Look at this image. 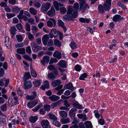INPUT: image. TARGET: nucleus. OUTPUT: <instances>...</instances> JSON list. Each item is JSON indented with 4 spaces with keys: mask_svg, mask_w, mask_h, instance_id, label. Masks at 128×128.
I'll list each match as a JSON object with an SVG mask.
<instances>
[{
    "mask_svg": "<svg viewBox=\"0 0 128 128\" xmlns=\"http://www.w3.org/2000/svg\"><path fill=\"white\" fill-rule=\"evenodd\" d=\"M79 8V4L77 2L75 3L73 6H68L67 8L66 15H65L63 17L64 20L66 21L70 20L74 21V18L78 16V10Z\"/></svg>",
    "mask_w": 128,
    "mask_h": 128,
    "instance_id": "obj_1",
    "label": "nucleus"
},
{
    "mask_svg": "<svg viewBox=\"0 0 128 128\" xmlns=\"http://www.w3.org/2000/svg\"><path fill=\"white\" fill-rule=\"evenodd\" d=\"M85 126V128L83 122L79 124L78 127L79 128H92V126L91 122L88 121H86L84 123Z\"/></svg>",
    "mask_w": 128,
    "mask_h": 128,
    "instance_id": "obj_2",
    "label": "nucleus"
},
{
    "mask_svg": "<svg viewBox=\"0 0 128 128\" xmlns=\"http://www.w3.org/2000/svg\"><path fill=\"white\" fill-rule=\"evenodd\" d=\"M50 4L49 2L43 4L41 7L40 11L44 12L47 11L50 8Z\"/></svg>",
    "mask_w": 128,
    "mask_h": 128,
    "instance_id": "obj_3",
    "label": "nucleus"
},
{
    "mask_svg": "<svg viewBox=\"0 0 128 128\" xmlns=\"http://www.w3.org/2000/svg\"><path fill=\"white\" fill-rule=\"evenodd\" d=\"M47 26H48L52 28L54 27L56 24V20L53 18H51L49 19V20L46 22Z\"/></svg>",
    "mask_w": 128,
    "mask_h": 128,
    "instance_id": "obj_4",
    "label": "nucleus"
},
{
    "mask_svg": "<svg viewBox=\"0 0 128 128\" xmlns=\"http://www.w3.org/2000/svg\"><path fill=\"white\" fill-rule=\"evenodd\" d=\"M58 33L56 30L52 29L50 31L49 33L50 37V38H52L53 37L57 38L58 36Z\"/></svg>",
    "mask_w": 128,
    "mask_h": 128,
    "instance_id": "obj_5",
    "label": "nucleus"
},
{
    "mask_svg": "<svg viewBox=\"0 0 128 128\" xmlns=\"http://www.w3.org/2000/svg\"><path fill=\"white\" fill-rule=\"evenodd\" d=\"M112 0H106L105 3L104 4V8L106 11H108L110 9Z\"/></svg>",
    "mask_w": 128,
    "mask_h": 128,
    "instance_id": "obj_6",
    "label": "nucleus"
},
{
    "mask_svg": "<svg viewBox=\"0 0 128 128\" xmlns=\"http://www.w3.org/2000/svg\"><path fill=\"white\" fill-rule=\"evenodd\" d=\"M123 17H121V16L119 15L116 14L113 17V20L115 22H120L121 21L124 19Z\"/></svg>",
    "mask_w": 128,
    "mask_h": 128,
    "instance_id": "obj_7",
    "label": "nucleus"
},
{
    "mask_svg": "<svg viewBox=\"0 0 128 128\" xmlns=\"http://www.w3.org/2000/svg\"><path fill=\"white\" fill-rule=\"evenodd\" d=\"M50 58L49 56H44L42 58V60H40L41 62L43 65L45 64V63H48L49 62Z\"/></svg>",
    "mask_w": 128,
    "mask_h": 128,
    "instance_id": "obj_8",
    "label": "nucleus"
},
{
    "mask_svg": "<svg viewBox=\"0 0 128 128\" xmlns=\"http://www.w3.org/2000/svg\"><path fill=\"white\" fill-rule=\"evenodd\" d=\"M41 124L44 128H50L49 122L48 120H42Z\"/></svg>",
    "mask_w": 128,
    "mask_h": 128,
    "instance_id": "obj_9",
    "label": "nucleus"
},
{
    "mask_svg": "<svg viewBox=\"0 0 128 128\" xmlns=\"http://www.w3.org/2000/svg\"><path fill=\"white\" fill-rule=\"evenodd\" d=\"M32 84L30 81H27L24 82V90L30 88L32 86Z\"/></svg>",
    "mask_w": 128,
    "mask_h": 128,
    "instance_id": "obj_10",
    "label": "nucleus"
},
{
    "mask_svg": "<svg viewBox=\"0 0 128 128\" xmlns=\"http://www.w3.org/2000/svg\"><path fill=\"white\" fill-rule=\"evenodd\" d=\"M49 38V36L47 34L44 35L43 36L42 38V40L44 46L47 45Z\"/></svg>",
    "mask_w": 128,
    "mask_h": 128,
    "instance_id": "obj_11",
    "label": "nucleus"
},
{
    "mask_svg": "<svg viewBox=\"0 0 128 128\" xmlns=\"http://www.w3.org/2000/svg\"><path fill=\"white\" fill-rule=\"evenodd\" d=\"M57 64L60 67L63 68H66L67 66L66 62L63 60H60Z\"/></svg>",
    "mask_w": 128,
    "mask_h": 128,
    "instance_id": "obj_12",
    "label": "nucleus"
},
{
    "mask_svg": "<svg viewBox=\"0 0 128 128\" xmlns=\"http://www.w3.org/2000/svg\"><path fill=\"white\" fill-rule=\"evenodd\" d=\"M89 8V7L87 4H84L83 5L80 6V10H82V12H84L85 10H88Z\"/></svg>",
    "mask_w": 128,
    "mask_h": 128,
    "instance_id": "obj_13",
    "label": "nucleus"
},
{
    "mask_svg": "<svg viewBox=\"0 0 128 128\" xmlns=\"http://www.w3.org/2000/svg\"><path fill=\"white\" fill-rule=\"evenodd\" d=\"M53 55L54 57L59 59H60L62 57L61 53L57 50L55 51Z\"/></svg>",
    "mask_w": 128,
    "mask_h": 128,
    "instance_id": "obj_14",
    "label": "nucleus"
},
{
    "mask_svg": "<svg viewBox=\"0 0 128 128\" xmlns=\"http://www.w3.org/2000/svg\"><path fill=\"white\" fill-rule=\"evenodd\" d=\"M77 110L75 108H72L70 111V116L72 118H74L75 117V112Z\"/></svg>",
    "mask_w": 128,
    "mask_h": 128,
    "instance_id": "obj_15",
    "label": "nucleus"
},
{
    "mask_svg": "<svg viewBox=\"0 0 128 128\" xmlns=\"http://www.w3.org/2000/svg\"><path fill=\"white\" fill-rule=\"evenodd\" d=\"M64 87L66 89L70 90L72 92L74 90V87L71 83H69L68 84H65L64 86Z\"/></svg>",
    "mask_w": 128,
    "mask_h": 128,
    "instance_id": "obj_16",
    "label": "nucleus"
},
{
    "mask_svg": "<svg viewBox=\"0 0 128 128\" xmlns=\"http://www.w3.org/2000/svg\"><path fill=\"white\" fill-rule=\"evenodd\" d=\"M53 4L56 10L57 11L59 10V7L60 6H63V4H61L56 1H54V2Z\"/></svg>",
    "mask_w": 128,
    "mask_h": 128,
    "instance_id": "obj_17",
    "label": "nucleus"
},
{
    "mask_svg": "<svg viewBox=\"0 0 128 128\" xmlns=\"http://www.w3.org/2000/svg\"><path fill=\"white\" fill-rule=\"evenodd\" d=\"M9 38L8 36H6L5 39V45L7 48H9L11 47V44L9 42Z\"/></svg>",
    "mask_w": 128,
    "mask_h": 128,
    "instance_id": "obj_18",
    "label": "nucleus"
},
{
    "mask_svg": "<svg viewBox=\"0 0 128 128\" xmlns=\"http://www.w3.org/2000/svg\"><path fill=\"white\" fill-rule=\"evenodd\" d=\"M49 98L52 101L55 102L59 99L60 97L55 95H52L49 97Z\"/></svg>",
    "mask_w": 128,
    "mask_h": 128,
    "instance_id": "obj_19",
    "label": "nucleus"
},
{
    "mask_svg": "<svg viewBox=\"0 0 128 128\" xmlns=\"http://www.w3.org/2000/svg\"><path fill=\"white\" fill-rule=\"evenodd\" d=\"M31 77V76L30 72H25L24 73V77H23V79L24 81H25Z\"/></svg>",
    "mask_w": 128,
    "mask_h": 128,
    "instance_id": "obj_20",
    "label": "nucleus"
},
{
    "mask_svg": "<svg viewBox=\"0 0 128 128\" xmlns=\"http://www.w3.org/2000/svg\"><path fill=\"white\" fill-rule=\"evenodd\" d=\"M55 14V10L54 8H51L50 10H49L47 13L48 15L51 17Z\"/></svg>",
    "mask_w": 128,
    "mask_h": 128,
    "instance_id": "obj_21",
    "label": "nucleus"
},
{
    "mask_svg": "<svg viewBox=\"0 0 128 128\" xmlns=\"http://www.w3.org/2000/svg\"><path fill=\"white\" fill-rule=\"evenodd\" d=\"M37 104V102L34 101L33 102H28L27 105L28 107L32 108L34 106Z\"/></svg>",
    "mask_w": 128,
    "mask_h": 128,
    "instance_id": "obj_22",
    "label": "nucleus"
},
{
    "mask_svg": "<svg viewBox=\"0 0 128 128\" xmlns=\"http://www.w3.org/2000/svg\"><path fill=\"white\" fill-rule=\"evenodd\" d=\"M60 83V80H57L53 81L52 84L53 86L55 87L59 85Z\"/></svg>",
    "mask_w": 128,
    "mask_h": 128,
    "instance_id": "obj_23",
    "label": "nucleus"
},
{
    "mask_svg": "<svg viewBox=\"0 0 128 128\" xmlns=\"http://www.w3.org/2000/svg\"><path fill=\"white\" fill-rule=\"evenodd\" d=\"M13 102V100L12 98V97H10L8 98V104L10 107H12L13 106V104L12 102Z\"/></svg>",
    "mask_w": 128,
    "mask_h": 128,
    "instance_id": "obj_24",
    "label": "nucleus"
},
{
    "mask_svg": "<svg viewBox=\"0 0 128 128\" xmlns=\"http://www.w3.org/2000/svg\"><path fill=\"white\" fill-rule=\"evenodd\" d=\"M59 114L60 116L63 118H66L68 116L67 113L64 110L60 111L59 112Z\"/></svg>",
    "mask_w": 128,
    "mask_h": 128,
    "instance_id": "obj_25",
    "label": "nucleus"
},
{
    "mask_svg": "<svg viewBox=\"0 0 128 128\" xmlns=\"http://www.w3.org/2000/svg\"><path fill=\"white\" fill-rule=\"evenodd\" d=\"M38 119V117L37 116H31L29 118L30 121L31 122L34 123L36 122Z\"/></svg>",
    "mask_w": 128,
    "mask_h": 128,
    "instance_id": "obj_26",
    "label": "nucleus"
},
{
    "mask_svg": "<svg viewBox=\"0 0 128 128\" xmlns=\"http://www.w3.org/2000/svg\"><path fill=\"white\" fill-rule=\"evenodd\" d=\"M80 21L82 23H88L90 22V20L87 18H79Z\"/></svg>",
    "mask_w": 128,
    "mask_h": 128,
    "instance_id": "obj_27",
    "label": "nucleus"
},
{
    "mask_svg": "<svg viewBox=\"0 0 128 128\" xmlns=\"http://www.w3.org/2000/svg\"><path fill=\"white\" fill-rule=\"evenodd\" d=\"M60 100L56 102L52 103L51 105V107L52 109L54 108L60 104Z\"/></svg>",
    "mask_w": 128,
    "mask_h": 128,
    "instance_id": "obj_28",
    "label": "nucleus"
},
{
    "mask_svg": "<svg viewBox=\"0 0 128 128\" xmlns=\"http://www.w3.org/2000/svg\"><path fill=\"white\" fill-rule=\"evenodd\" d=\"M17 52L19 54H24L25 53V49L23 48H19L17 50Z\"/></svg>",
    "mask_w": 128,
    "mask_h": 128,
    "instance_id": "obj_29",
    "label": "nucleus"
},
{
    "mask_svg": "<svg viewBox=\"0 0 128 128\" xmlns=\"http://www.w3.org/2000/svg\"><path fill=\"white\" fill-rule=\"evenodd\" d=\"M41 83V80H36L34 82V84L35 86L38 87L40 85Z\"/></svg>",
    "mask_w": 128,
    "mask_h": 128,
    "instance_id": "obj_30",
    "label": "nucleus"
},
{
    "mask_svg": "<svg viewBox=\"0 0 128 128\" xmlns=\"http://www.w3.org/2000/svg\"><path fill=\"white\" fill-rule=\"evenodd\" d=\"M48 78L52 80H53L55 78V75L52 72H50L48 75Z\"/></svg>",
    "mask_w": 128,
    "mask_h": 128,
    "instance_id": "obj_31",
    "label": "nucleus"
},
{
    "mask_svg": "<svg viewBox=\"0 0 128 128\" xmlns=\"http://www.w3.org/2000/svg\"><path fill=\"white\" fill-rule=\"evenodd\" d=\"M104 7H103L102 5H100L98 7V9L99 12L102 14H103L104 12ZM104 10H105V9Z\"/></svg>",
    "mask_w": 128,
    "mask_h": 128,
    "instance_id": "obj_32",
    "label": "nucleus"
},
{
    "mask_svg": "<svg viewBox=\"0 0 128 128\" xmlns=\"http://www.w3.org/2000/svg\"><path fill=\"white\" fill-rule=\"evenodd\" d=\"M0 124L2 125H5L6 124V119L4 118H0Z\"/></svg>",
    "mask_w": 128,
    "mask_h": 128,
    "instance_id": "obj_33",
    "label": "nucleus"
},
{
    "mask_svg": "<svg viewBox=\"0 0 128 128\" xmlns=\"http://www.w3.org/2000/svg\"><path fill=\"white\" fill-rule=\"evenodd\" d=\"M30 12L34 15H35L37 14V11L35 10L33 7L30 8L29 9Z\"/></svg>",
    "mask_w": 128,
    "mask_h": 128,
    "instance_id": "obj_34",
    "label": "nucleus"
},
{
    "mask_svg": "<svg viewBox=\"0 0 128 128\" xmlns=\"http://www.w3.org/2000/svg\"><path fill=\"white\" fill-rule=\"evenodd\" d=\"M60 11L61 14H64L67 12V10L66 8L64 7H62L60 8Z\"/></svg>",
    "mask_w": 128,
    "mask_h": 128,
    "instance_id": "obj_35",
    "label": "nucleus"
},
{
    "mask_svg": "<svg viewBox=\"0 0 128 128\" xmlns=\"http://www.w3.org/2000/svg\"><path fill=\"white\" fill-rule=\"evenodd\" d=\"M61 122L63 124H66L69 123L70 122V119L68 118H62L61 120Z\"/></svg>",
    "mask_w": 128,
    "mask_h": 128,
    "instance_id": "obj_36",
    "label": "nucleus"
},
{
    "mask_svg": "<svg viewBox=\"0 0 128 128\" xmlns=\"http://www.w3.org/2000/svg\"><path fill=\"white\" fill-rule=\"evenodd\" d=\"M17 31V30L15 26H12L10 28V32L11 34H15L16 32Z\"/></svg>",
    "mask_w": 128,
    "mask_h": 128,
    "instance_id": "obj_37",
    "label": "nucleus"
},
{
    "mask_svg": "<svg viewBox=\"0 0 128 128\" xmlns=\"http://www.w3.org/2000/svg\"><path fill=\"white\" fill-rule=\"evenodd\" d=\"M42 49V48L41 46H37L32 48V49L34 52H37L38 51L41 50Z\"/></svg>",
    "mask_w": 128,
    "mask_h": 128,
    "instance_id": "obj_38",
    "label": "nucleus"
},
{
    "mask_svg": "<svg viewBox=\"0 0 128 128\" xmlns=\"http://www.w3.org/2000/svg\"><path fill=\"white\" fill-rule=\"evenodd\" d=\"M54 45L58 47H60L61 46V44L59 41L57 39H56L54 40Z\"/></svg>",
    "mask_w": 128,
    "mask_h": 128,
    "instance_id": "obj_39",
    "label": "nucleus"
},
{
    "mask_svg": "<svg viewBox=\"0 0 128 128\" xmlns=\"http://www.w3.org/2000/svg\"><path fill=\"white\" fill-rule=\"evenodd\" d=\"M29 39L31 41H32L34 39V37L33 35L30 32H28L27 33Z\"/></svg>",
    "mask_w": 128,
    "mask_h": 128,
    "instance_id": "obj_40",
    "label": "nucleus"
},
{
    "mask_svg": "<svg viewBox=\"0 0 128 128\" xmlns=\"http://www.w3.org/2000/svg\"><path fill=\"white\" fill-rule=\"evenodd\" d=\"M17 40L18 42H21L23 40V37L21 35H17L16 36Z\"/></svg>",
    "mask_w": 128,
    "mask_h": 128,
    "instance_id": "obj_41",
    "label": "nucleus"
},
{
    "mask_svg": "<svg viewBox=\"0 0 128 128\" xmlns=\"http://www.w3.org/2000/svg\"><path fill=\"white\" fill-rule=\"evenodd\" d=\"M48 115L50 119L53 120H57V118L54 114L50 113L48 114Z\"/></svg>",
    "mask_w": 128,
    "mask_h": 128,
    "instance_id": "obj_42",
    "label": "nucleus"
},
{
    "mask_svg": "<svg viewBox=\"0 0 128 128\" xmlns=\"http://www.w3.org/2000/svg\"><path fill=\"white\" fill-rule=\"evenodd\" d=\"M58 62V60L56 58H50L49 64H52L54 63H56Z\"/></svg>",
    "mask_w": 128,
    "mask_h": 128,
    "instance_id": "obj_43",
    "label": "nucleus"
},
{
    "mask_svg": "<svg viewBox=\"0 0 128 128\" xmlns=\"http://www.w3.org/2000/svg\"><path fill=\"white\" fill-rule=\"evenodd\" d=\"M30 72L32 76L33 77H35L37 76V74L36 72L32 68H31Z\"/></svg>",
    "mask_w": 128,
    "mask_h": 128,
    "instance_id": "obj_44",
    "label": "nucleus"
},
{
    "mask_svg": "<svg viewBox=\"0 0 128 128\" xmlns=\"http://www.w3.org/2000/svg\"><path fill=\"white\" fill-rule=\"evenodd\" d=\"M56 120H53V124L58 127H60L61 125L60 123Z\"/></svg>",
    "mask_w": 128,
    "mask_h": 128,
    "instance_id": "obj_45",
    "label": "nucleus"
},
{
    "mask_svg": "<svg viewBox=\"0 0 128 128\" xmlns=\"http://www.w3.org/2000/svg\"><path fill=\"white\" fill-rule=\"evenodd\" d=\"M25 28L26 30L30 32V25L28 23H26L25 26Z\"/></svg>",
    "mask_w": 128,
    "mask_h": 128,
    "instance_id": "obj_46",
    "label": "nucleus"
},
{
    "mask_svg": "<svg viewBox=\"0 0 128 128\" xmlns=\"http://www.w3.org/2000/svg\"><path fill=\"white\" fill-rule=\"evenodd\" d=\"M42 106V104H41L38 105L35 108L32 109V110L34 112H36L38 111L39 109Z\"/></svg>",
    "mask_w": 128,
    "mask_h": 128,
    "instance_id": "obj_47",
    "label": "nucleus"
},
{
    "mask_svg": "<svg viewBox=\"0 0 128 128\" xmlns=\"http://www.w3.org/2000/svg\"><path fill=\"white\" fill-rule=\"evenodd\" d=\"M70 46L72 49H75L77 48L76 44L74 42H72L70 44Z\"/></svg>",
    "mask_w": 128,
    "mask_h": 128,
    "instance_id": "obj_48",
    "label": "nucleus"
},
{
    "mask_svg": "<svg viewBox=\"0 0 128 128\" xmlns=\"http://www.w3.org/2000/svg\"><path fill=\"white\" fill-rule=\"evenodd\" d=\"M20 116L23 119H26V114L24 111L22 110L20 113Z\"/></svg>",
    "mask_w": 128,
    "mask_h": 128,
    "instance_id": "obj_49",
    "label": "nucleus"
},
{
    "mask_svg": "<svg viewBox=\"0 0 128 128\" xmlns=\"http://www.w3.org/2000/svg\"><path fill=\"white\" fill-rule=\"evenodd\" d=\"M44 84L46 88L47 89L49 88L50 87L49 83L48 80H46L44 81Z\"/></svg>",
    "mask_w": 128,
    "mask_h": 128,
    "instance_id": "obj_50",
    "label": "nucleus"
},
{
    "mask_svg": "<svg viewBox=\"0 0 128 128\" xmlns=\"http://www.w3.org/2000/svg\"><path fill=\"white\" fill-rule=\"evenodd\" d=\"M16 27L17 29L20 31L22 30L23 29V27L22 24L20 23L17 24L16 25Z\"/></svg>",
    "mask_w": 128,
    "mask_h": 128,
    "instance_id": "obj_51",
    "label": "nucleus"
},
{
    "mask_svg": "<svg viewBox=\"0 0 128 128\" xmlns=\"http://www.w3.org/2000/svg\"><path fill=\"white\" fill-rule=\"evenodd\" d=\"M87 76L86 73H84L81 75L79 78V79L81 80H84V78H86Z\"/></svg>",
    "mask_w": 128,
    "mask_h": 128,
    "instance_id": "obj_52",
    "label": "nucleus"
},
{
    "mask_svg": "<svg viewBox=\"0 0 128 128\" xmlns=\"http://www.w3.org/2000/svg\"><path fill=\"white\" fill-rule=\"evenodd\" d=\"M94 113L95 116L97 118H99L100 116V115L98 113V110H95L94 111Z\"/></svg>",
    "mask_w": 128,
    "mask_h": 128,
    "instance_id": "obj_53",
    "label": "nucleus"
},
{
    "mask_svg": "<svg viewBox=\"0 0 128 128\" xmlns=\"http://www.w3.org/2000/svg\"><path fill=\"white\" fill-rule=\"evenodd\" d=\"M1 109L2 111H6L7 110L6 105L4 104L1 106Z\"/></svg>",
    "mask_w": 128,
    "mask_h": 128,
    "instance_id": "obj_54",
    "label": "nucleus"
},
{
    "mask_svg": "<svg viewBox=\"0 0 128 128\" xmlns=\"http://www.w3.org/2000/svg\"><path fill=\"white\" fill-rule=\"evenodd\" d=\"M23 58L26 60H29L30 61L32 62V58L28 55L26 54L24 55L23 56Z\"/></svg>",
    "mask_w": 128,
    "mask_h": 128,
    "instance_id": "obj_55",
    "label": "nucleus"
},
{
    "mask_svg": "<svg viewBox=\"0 0 128 128\" xmlns=\"http://www.w3.org/2000/svg\"><path fill=\"white\" fill-rule=\"evenodd\" d=\"M58 26H61L62 27L64 26V22L60 20H58Z\"/></svg>",
    "mask_w": 128,
    "mask_h": 128,
    "instance_id": "obj_56",
    "label": "nucleus"
},
{
    "mask_svg": "<svg viewBox=\"0 0 128 128\" xmlns=\"http://www.w3.org/2000/svg\"><path fill=\"white\" fill-rule=\"evenodd\" d=\"M53 41L52 39H50L47 42V45L48 46H51L53 44Z\"/></svg>",
    "mask_w": 128,
    "mask_h": 128,
    "instance_id": "obj_57",
    "label": "nucleus"
},
{
    "mask_svg": "<svg viewBox=\"0 0 128 128\" xmlns=\"http://www.w3.org/2000/svg\"><path fill=\"white\" fill-rule=\"evenodd\" d=\"M6 15L8 18V19L10 18L15 16L14 14L12 13H6Z\"/></svg>",
    "mask_w": 128,
    "mask_h": 128,
    "instance_id": "obj_58",
    "label": "nucleus"
},
{
    "mask_svg": "<svg viewBox=\"0 0 128 128\" xmlns=\"http://www.w3.org/2000/svg\"><path fill=\"white\" fill-rule=\"evenodd\" d=\"M56 68L55 67L54 65H50L48 66L47 69L49 70H52L55 69Z\"/></svg>",
    "mask_w": 128,
    "mask_h": 128,
    "instance_id": "obj_59",
    "label": "nucleus"
},
{
    "mask_svg": "<svg viewBox=\"0 0 128 128\" xmlns=\"http://www.w3.org/2000/svg\"><path fill=\"white\" fill-rule=\"evenodd\" d=\"M5 80V78H3L0 80V86H3L4 85V83L3 82V81H4Z\"/></svg>",
    "mask_w": 128,
    "mask_h": 128,
    "instance_id": "obj_60",
    "label": "nucleus"
},
{
    "mask_svg": "<svg viewBox=\"0 0 128 128\" xmlns=\"http://www.w3.org/2000/svg\"><path fill=\"white\" fill-rule=\"evenodd\" d=\"M118 6L121 8H122L123 9L126 8V6L124 5L120 2L118 1Z\"/></svg>",
    "mask_w": 128,
    "mask_h": 128,
    "instance_id": "obj_61",
    "label": "nucleus"
},
{
    "mask_svg": "<svg viewBox=\"0 0 128 128\" xmlns=\"http://www.w3.org/2000/svg\"><path fill=\"white\" fill-rule=\"evenodd\" d=\"M4 70L2 68H0V77H1L4 76Z\"/></svg>",
    "mask_w": 128,
    "mask_h": 128,
    "instance_id": "obj_62",
    "label": "nucleus"
},
{
    "mask_svg": "<svg viewBox=\"0 0 128 128\" xmlns=\"http://www.w3.org/2000/svg\"><path fill=\"white\" fill-rule=\"evenodd\" d=\"M75 68L76 70L77 71L79 72L81 70V66L77 64L75 66Z\"/></svg>",
    "mask_w": 128,
    "mask_h": 128,
    "instance_id": "obj_63",
    "label": "nucleus"
},
{
    "mask_svg": "<svg viewBox=\"0 0 128 128\" xmlns=\"http://www.w3.org/2000/svg\"><path fill=\"white\" fill-rule=\"evenodd\" d=\"M34 19L32 18H30L28 20V22L30 23V24H34Z\"/></svg>",
    "mask_w": 128,
    "mask_h": 128,
    "instance_id": "obj_64",
    "label": "nucleus"
}]
</instances>
